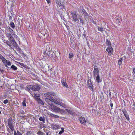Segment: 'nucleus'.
<instances>
[{
    "label": "nucleus",
    "mask_w": 135,
    "mask_h": 135,
    "mask_svg": "<svg viewBox=\"0 0 135 135\" xmlns=\"http://www.w3.org/2000/svg\"><path fill=\"white\" fill-rule=\"evenodd\" d=\"M8 29L9 32L8 33L6 32L5 34H6V37L8 38V40L9 41L7 40L6 41H4V42L7 45L9 46V47L11 49H13V46L15 47L18 46L16 41H15L14 38H17V37H18L15 34V32H14L13 30L10 27H8Z\"/></svg>",
    "instance_id": "obj_1"
},
{
    "label": "nucleus",
    "mask_w": 135,
    "mask_h": 135,
    "mask_svg": "<svg viewBox=\"0 0 135 135\" xmlns=\"http://www.w3.org/2000/svg\"><path fill=\"white\" fill-rule=\"evenodd\" d=\"M7 122L8 126L9 128L7 129V130L8 132L7 134L8 135H12L15 128L14 123L12 118H9L7 119Z\"/></svg>",
    "instance_id": "obj_2"
},
{
    "label": "nucleus",
    "mask_w": 135,
    "mask_h": 135,
    "mask_svg": "<svg viewBox=\"0 0 135 135\" xmlns=\"http://www.w3.org/2000/svg\"><path fill=\"white\" fill-rule=\"evenodd\" d=\"M45 100L47 103L49 104L50 108L51 107V105H52V102H53L61 106L64 105V104L62 102L59 101L56 99H55V98H53L52 97H51L49 99V98H46Z\"/></svg>",
    "instance_id": "obj_3"
},
{
    "label": "nucleus",
    "mask_w": 135,
    "mask_h": 135,
    "mask_svg": "<svg viewBox=\"0 0 135 135\" xmlns=\"http://www.w3.org/2000/svg\"><path fill=\"white\" fill-rule=\"evenodd\" d=\"M43 54L45 56H47L49 58H50L52 60L54 59L55 54L54 51L52 50H45Z\"/></svg>",
    "instance_id": "obj_4"
},
{
    "label": "nucleus",
    "mask_w": 135,
    "mask_h": 135,
    "mask_svg": "<svg viewBox=\"0 0 135 135\" xmlns=\"http://www.w3.org/2000/svg\"><path fill=\"white\" fill-rule=\"evenodd\" d=\"M71 18L75 22L78 21L79 23V21L78 20V18L77 16V12L76 11H74L71 12Z\"/></svg>",
    "instance_id": "obj_5"
},
{
    "label": "nucleus",
    "mask_w": 135,
    "mask_h": 135,
    "mask_svg": "<svg viewBox=\"0 0 135 135\" xmlns=\"http://www.w3.org/2000/svg\"><path fill=\"white\" fill-rule=\"evenodd\" d=\"M27 88L29 90L32 89L34 91H37L40 89V87L37 84L35 85H29L27 86Z\"/></svg>",
    "instance_id": "obj_6"
},
{
    "label": "nucleus",
    "mask_w": 135,
    "mask_h": 135,
    "mask_svg": "<svg viewBox=\"0 0 135 135\" xmlns=\"http://www.w3.org/2000/svg\"><path fill=\"white\" fill-rule=\"evenodd\" d=\"M88 86V88L90 90L92 91L93 93L94 91L93 90V83L91 80V79H88L87 82Z\"/></svg>",
    "instance_id": "obj_7"
},
{
    "label": "nucleus",
    "mask_w": 135,
    "mask_h": 135,
    "mask_svg": "<svg viewBox=\"0 0 135 135\" xmlns=\"http://www.w3.org/2000/svg\"><path fill=\"white\" fill-rule=\"evenodd\" d=\"M45 96L46 97V98H50L51 95L55 96V94L53 92H48L44 94Z\"/></svg>",
    "instance_id": "obj_8"
},
{
    "label": "nucleus",
    "mask_w": 135,
    "mask_h": 135,
    "mask_svg": "<svg viewBox=\"0 0 135 135\" xmlns=\"http://www.w3.org/2000/svg\"><path fill=\"white\" fill-rule=\"evenodd\" d=\"M78 119L81 123L84 125H86L87 122L84 117L82 116L80 117H79Z\"/></svg>",
    "instance_id": "obj_9"
},
{
    "label": "nucleus",
    "mask_w": 135,
    "mask_h": 135,
    "mask_svg": "<svg viewBox=\"0 0 135 135\" xmlns=\"http://www.w3.org/2000/svg\"><path fill=\"white\" fill-rule=\"evenodd\" d=\"M51 108L54 112H59L60 111V109L59 108L56 106L54 105L53 104L52 105H51Z\"/></svg>",
    "instance_id": "obj_10"
},
{
    "label": "nucleus",
    "mask_w": 135,
    "mask_h": 135,
    "mask_svg": "<svg viewBox=\"0 0 135 135\" xmlns=\"http://www.w3.org/2000/svg\"><path fill=\"white\" fill-rule=\"evenodd\" d=\"M93 73L94 76H96L97 75L99 74V70L97 67H94Z\"/></svg>",
    "instance_id": "obj_11"
},
{
    "label": "nucleus",
    "mask_w": 135,
    "mask_h": 135,
    "mask_svg": "<svg viewBox=\"0 0 135 135\" xmlns=\"http://www.w3.org/2000/svg\"><path fill=\"white\" fill-rule=\"evenodd\" d=\"M122 112L123 113L125 117L126 118V119L129 121V115L126 109H124L122 110Z\"/></svg>",
    "instance_id": "obj_12"
},
{
    "label": "nucleus",
    "mask_w": 135,
    "mask_h": 135,
    "mask_svg": "<svg viewBox=\"0 0 135 135\" xmlns=\"http://www.w3.org/2000/svg\"><path fill=\"white\" fill-rule=\"evenodd\" d=\"M122 112L123 113L125 117L126 118V119L129 121V115L126 109H124L122 110Z\"/></svg>",
    "instance_id": "obj_13"
},
{
    "label": "nucleus",
    "mask_w": 135,
    "mask_h": 135,
    "mask_svg": "<svg viewBox=\"0 0 135 135\" xmlns=\"http://www.w3.org/2000/svg\"><path fill=\"white\" fill-rule=\"evenodd\" d=\"M107 52L109 53V54L111 55L112 54L113 52V49L112 48V47L111 46L108 47L106 49Z\"/></svg>",
    "instance_id": "obj_14"
},
{
    "label": "nucleus",
    "mask_w": 135,
    "mask_h": 135,
    "mask_svg": "<svg viewBox=\"0 0 135 135\" xmlns=\"http://www.w3.org/2000/svg\"><path fill=\"white\" fill-rule=\"evenodd\" d=\"M56 4L57 6V8L58 9H62L63 5H62L60 1L59 0L58 1L56 2Z\"/></svg>",
    "instance_id": "obj_15"
},
{
    "label": "nucleus",
    "mask_w": 135,
    "mask_h": 135,
    "mask_svg": "<svg viewBox=\"0 0 135 135\" xmlns=\"http://www.w3.org/2000/svg\"><path fill=\"white\" fill-rule=\"evenodd\" d=\"M61 83L63 86L66 87V88H68V85L65 81V79H62L61 80Z\"/></svg>",
    "instance_id": "obj_16"
},
{
    "label": "nucleus",
    "mask_w": 135,
    "mask_h": 135,
    "mask_svg": "<svg viewBox=\"0 0 135 135\" xmlns=\"http://www.w3.org/2000/svg\"><path fill=\"white\" fill-rule=\"evenodd\" d=\"M115 20L117 24H119L122 21V19L119 16L116 17Z\"/></svg>",
    "instance_id": "obj_17"
},
{
    "label": "nucleus",
    "mask_w": 135,
    "mask_h": 135,
    "mask_svg": "<svg viewBox=\"0 0 135 135\" xmlns=\"http://www.w3.org/2000/svg\"><path fill=\"white\" fill-rule=\"evenodd\" d=\"M82 12L83 13L84 16V17L86 18H88L89 15L88 13H87L86 12L84 9H83L82 10Z\"/></svg>",
    "instance_id": "obj_18"
},
{
    "label": "nucleus",
    "mask_w": 135,
    "mask_h": 135,
    "mask_svg": "<svg viewBox=\"0 0 135 135\" xmlns=\"http://www.w3.org/2000/svg\"><path fill=\"white\" fill-rule=\"evenodd\" d=\"M51 127L53 129H58L60 128L59 125L56 124H52Z\"/></svg>",
    "instance_id": "obj_19"
},
{
    "label": "nucleus",
    "mask_w": 135,
    "mask_h": 135,
    "mask_svg": "<svg viewBox=\"0 0 135 135\" xmlns=\"http://www.w3.org/2000/svg\"><path fill=\"white\" fill-rule=\"evenodd\" d=\"M48 114L51 116V117H55V118H59V116L55 115V114H53V113H48Z\"/></svg>",
    "instance_id": "obj_20"
},
{
    "label": "nucleus",
    "mask_w": 135,
    "mask_h": 135,
    "mask_svg": "<svg viewBox=\"0 0 135 135\" xmlns=\"http://www.w3.org/2000/svg\"><path fill=\"white\" fill-rule=\"evenodd\" d=\"M97 28L98 31L101 32H103L104 31V29L102 26H97Z\"/></svg>",
    "instance_id": "obj_21"
},
{
    "label": "nucleus",
    "mask_w": 135,
    "mask_h": 135,
    "mask_svg": "<svg viewBox=\"0 0 135 135\" xmlns=\"http://www.w3.org/2000/svg\"><path fill=\"white\" fill-rule=\"evenodd\" d=\"M96 80L97 81L98 83H100V82H101V81H100V76L99 74H98L96 77Z\"/></svg>",
    "instance_id": "obj_22"
},
{
    "label": "nucleus",
    "mask_w": 135,
    "mask_h": 135,
    "mask_svg": "<svg viewBox=\"0 0 135 135\" xmlns=\"http://www.w3.org/2000/svg\"><path fill=\"white\" fill-rule=\"evenodd\" d=\"M7 60L4 57L2 61L5 66H7Z\"/></svg>",
    "instance_id": "obj_23"
},
{
    "label": "nucleus",
    "mask_w": 135,
    "mask_h": 135,
    "mask_svg": "<svg viewBox=\"0 0 135 135\" xmlns=\"http://www.w3.org/2000/svg\"><path fill=\"white\" fill-rule=\"evenodd\" d=\"M74 56V55L73 53L72 52H70L69 55V59H71V58H73Z\"/></svg>",
    "instance_id": "obj_24"
},
{
    "label": "nucleus",
    "mask_w": 135,
    "mask_h": 135,
    "mask_svg": "<svg viewBox=\"0 0 135 135\" xmlns=\"http://www.w3.org/2000/svg\"><path fill=\"white\" fill-rule=\"evenodd\" d=\"M79 19L80 20V23L83 24V17L82 15H80L79 16Z\"/></svg>",
    "instance_id": "obj_25"
},
{
    "label": "nucleus",
    "mask_w": 135,
    "mask_h": 135,
    "mask_svg": "<svg viewBox=\"0 0 135 135\" xmlns=\"http://www.w3.org/2000/svg\"><path fill=\"white\" fill-rule=\"evenodd\" d=\"M106 41V44L107 45L108 47L111 46V43L110 41V40H108V39H107Z\"/></svg>",
    "instance_id": "obj_26"
},
{
    "label": "nucleus",
    "mask_w": 135,
    "mask_h": 135,
    "mask_svg": "<svg viewBox=\"0 0 135 135\" xmlns=\"http://www.w3.org/2000/svg\"><path fill=\"white\" fill-rule=\"evenodd\" d=\"M40 96V95L39 94H34V97L37 100V101Z\"/></svg>",
    "instance_id": "obj_27"
},
{
    "label": "nucleus",
    "mask_w": 135,
    "mask_h": 135,
    "mask_svg": "<svg viewBox=\"0 0 135 135\" xmlns=\"http://www.w3.org/2000/svg\"><path fill=\"white\" fill-rule=\"evenodd\" d=\"M10 25L11 27L13 28V29H14L15 28V26L13 22H10Z\"/></svg>",
    "instance_id": "obj_28"
},
{
    "label": "nucleus",
    "mask_w": 135,
    "mask_h": 135,
    "mask_svg": "<svg viewBox=\"0 0 135 135\" xmlns=\"http://www.w3.org/2000/svg\"><path fill=\"white\" fill-rule=\"evenodd\" d=\"M11 68H12V69L14 70H16L17 69V67L15 66L14 65H12L11 67Z\"/></svg>",
    "instance_id": "obj_29"
},
{
    "label": "nucleus",
    "mask_w": 135,
    "mask_h": 135,
    "mask_svg": "<svg viewBox=\"0 0 135 135\" xmlns=\"http://www.w3.org/2000/svg\"><path fill=\"white\" fill-rule=\"evenodd\" d=\"M37 101H38V103H40V104L42 105H44V103L42 100H41V99H40L39 98L37 100Z\"/></svg>",
    "instance_id": "obj_30"
},
{
    "label": "nucleus",
    "mask_w": 135,
    "mask_h": 135,
    "mask_svg": "<svg viewBox=\"0 0 135 135\" xmlns=\"http://www.w3.org/2000/svg\"><path fill=\"white\" fill-rule=\"evenodd\" d=\"M122 58H120L118 61V64L120 66L122 64Z\"/></svg>",
    "instance_id": "obj_31"
},
{
    "label": "nucleus",
    "mask_w": 135,
    "mask_h": 135,
    "mask_svg": "<svg viewBox=\"0 0 135 135\" xmlns=\"http://www.w3.org/2000/svg\"><path fill=\"white\" fill-rule=\"evenodd\" d=\"M39 120L40 121H42V122H44L45 120V117H40L39 118Z\"/></svg>",
    "instance_id": "obj_32"
},
{
    "label": "nucleus",
    "mask_w": 135,
    "mask_h": 135,
    "mask_svg": "<svg viewBox=\"0 0 135 135\" xmlns=\"http://www.w3.org/2000/svg\"><path fill=\"white\" fill-rule=\"evenodd\" d=\"M66 112H68V113H69L70 114H73V112L71 111V110H70L66 109Z\"/></svg>",
    "instance_id": "obj_33"
},
{
    "label": "nucleus",
    "mask_w": 135,
    "mask_h": 135,
    "mask_svg": "<svg viewBox=\"0 0 135 135\" xmlns=\"http://www.w3.org/2000/svg\"><path fill=\"white\" fill-rule=\"evenodd\" d=\"M44 133L41 131H38L37 132V134L38 135H43Z\"/></svg>",
    "instance_id": "obj_34"
},
{
    "label": "nucleus",
    "mask_w": 135,
    "mask_h": 135,
    "mask_svg": "<svg viewBox=\"0 0 135 135\" xmlns=\"http://www.w3.org/2000/svg\"><path fill=\"white\" fill-rule=\"evenodd\" d=\"M32 133V132L30 131H29L27 132L26 134L27 135H31Z\"/></svg>",
    "instance_id": "obj_35"
},
{
    "label": "nucleus",
    "mask_w": 135,
    "mask_h": 135,
    "mask_svg": "<svg viewBox=\"0 0 135 135\" xmlns=\"http://www.w3.org/2000/svg\"><path fill=\"white\" fill-rule=\"evenodd\" d=\"M12 64V63L10 61H7V65L9 66L11 65Z\"/></svg>",
    "instance_id": "obj_36"
},
{
    "label": "nucleus",
    "mask_w": 135,
    "mask_h": 135,
    "mask_svg": "<svg viewBox=\"0 0 135 135\" xmlns=\"http://www.w3.org/2000/svg\"><path fill=\"white\" fill-rule=\"evenodd\" d=\"M22 104L23 105V106H24V107H26V102H25V100L23 101L22 103Z\"/></svg>",
    "instance_id": "obj_37"
},
{
    "label": "nucleus",
    "mask_w": 135,
    "mask_h": 135,
    "mask_svg": "<svg viewBox=\"0 0 135 135\" xmlns=\"http://www.w3.org/2000/svg\"><path fill=\"white\" fill-rule=\"evenodd\" d=\"M4 58V57L2 55V54H0V59L2 61Z\"/></svg>",
    "instance_id": "obj_38"
},
{
    "label": "nucleus",
    "mask_w": 135,
    "mask_h": 135,
    "mask_svg": "<svg viewBox=\"0 0 135 135\" xmlns=\"http://www.w3.org/2000/svg\"><path fill=\"white\" fill-rule=\"evenodd\" d=\"M3 103L5 104H6L7 103H8V99H5L4 100L3 102Z\"/></svg>",
    "instance_id": "obj_39"
},
{
    "label": "nucleus",
    "mask_w": 135,
    "mask_h": 135,
    "mask_svg": "<svg viewBox=\"0 0 135 135\" xmlns=\"http://www.w3.org/2000/svg\"><path fill=\"white\" fill-rule=\"evenodd\" d=\"M65 131H60L59 133V134H62V133H63V132H64Z\"/></svg>",
    "instance_id": "obj_40"
},
{
    "label": "nucleus",
    "mask_w": 135,
    "mask_h": 135,
    "mask_svg": "<svg viewBox=\"0 0 135 135\" xmlns=\"http://www.w3.org/2000/svg\"><path fill=\"white\" fill-rule=\"evenodd\" d=\"M25 112L23 110L21 111L20 112V113L22 114L25 113Z\"/></svg>",
    "instance_id": "obj_41"
},
{
    "label": "nucleus",
    "mask_w": 135,
    "mask_h": 135,
    "mask_svg": "<svg viewBox=\"0 0 135 135\" xmlns=\"http://www.w3.org/2000/svg\"><path fill=\"white\" fill-rule=\"evenodd\" d=\"M17 133L18 135H19L21 134V133H20V132H19L18 131H17Z\"/></svg>",
    "instance_id": "obj_42"
},
{
    "label": "nucleus",
    "mask_w": 135,
    "mask_h": 135,
    "mask_svg": "<svg viewBox=\"0 0 135 135\" xmlns=\"http://www.w3.org/2000/svg\"><path fill=\"white\" fill-rule=\"evenodd\" d=\"M14 135H18L17 132L15 131H14Z\"/></svg>",
    "instance_id": "obj_43"
},
{
    "label": "nucleus",
    "mask_w": 135,
    "mask_h": 135,
    "mask_svg": "<svg viewBox=\"0 0 135 135\" xmlns=\"http://www.w3.org/2000/svg\"><path fill=\"white\" fill-rule=\"evenodd\" d=\"M19 63L21 65H22V66H24V65H25L24 64H23V63L20 62Z\"/></svg>",
    "instance_id": "obj_44"
},
{
    "label": "nucleus",
    "mask_w": 135,
    "mask_h": 135,
    "mask_svg": "<svg viewBox=\"0 0 135 135\" xmlns=\"http://www.w3.org/2000/svg\"><path fill=\"white\" fill-rule=\"evenodd\" d=\"M47 2V3L49 4L50 2V0H46Z\"/></svg>",
    "instance_id": "obj_45"
},
{
    "label": "nucleus",
    "mask_w": 135,
    "mask_h": 135,
    "mask_svg": "<svg viewBox=\"0 0 135 135\" xmlns=\"http://www.w3.org/2000/svg\"><path fill=\"white\" fill-rule=\"evenodd\" d=\"M110 105L111 107H113V103H110Z\"/></svg>",
    "instance_id": "obj_46"
},
{
    "label": "nucleus",
    "mask_w": 135,
    "mask_h": 135,
    "mask_svg": "<svg viewBox=\"0 0 135 135\" xmlns=\"http://www.w3.org/2000/svg\"><path fill=\"white\" fill-rule=\"evenodd\" d=\"M92 22L94 24H96V22H95V21H93Z\"/></svg>",
    "instance_id": "obj_47"
},
{
    "label": "nucleus",
    "mask_w": 135,
    "mask_h": 135,
    "mask_svg": "<svg viewBox=\"0 0 135 135\" xmlns=\"http://www.w3.org/2000/svg\"><path fill=\"white\" fill-rule=\"evenodd\" d=\"M133 73H135V68H134L133 70Z\"/></svg>",
    "instance_id": "obj_48"
},
{
    "label": "nucleus",
    "mask_w": 135,
    "mask_h": 135,
    "mask_svg": "<svg viewBox=\"0 0 135 135\" xmlns=\"http://www.w3.org/2000/svg\"><path fill=\"white\" fill-rule=\"evenodd\" d=\"M61 129L62 130V131H65L64 128H61Z\"/></svg>",
    "instance_id": "obj_49"
},
{
    "label": "nucleus",
    "mask_w": 135,
    "mask_h": 135,
    "mask_svg": "<svg viewBox=\"0 0 135 135\" xmlns=\"http://www.w3.org/2000/svg\"><path fill=\"white\" fill-rule=\"evenodd\" d=\"M109 95H111V93L110 92L109 93Z\"/></svg>",
    "instance_id": "obj_50"
},
{
    "label": "nucleus",
    "mask_w": 135,
    "mask_h": 135,
    "mask_svg": "<svg viewBox=\"0 0 135 135\" xmlns=\"http://www.w3.org/2000/svg\"><path fill=\"white\" fill-rule=\"evenodd\" d=\"M20 117H25V116H20Z\"/></svg>",
    "instance_id": "obj_51"
},
{
    "label": "nucleus",
    "mask_w": 135,
    "mask_h": 135,
    "mask_svg": "<svg viewBox=\"0 0 135 135\" xmlns=\"http://www.w3.org/2000/svg\"><path fill=\"white\" fill-rule=\"evenodd\" d=\"M55 1L56 3V2H57L59 0H55Z\"/></svg>",
    "instance_id": "obj_52"
},
{
    "label": "nucleus",
    "mask_w": 135,
    "mask_h": 135,
    "mask_svg": "<svg viewBox=\"0 0 135 135\" xmlns=\"http://www.w3.org/2000/svg\"><path fill=\"white\" fill-rule=\"evenodd\" d=\"M46 135H49V134H48V133H46Z\"/></svg>",
    "instance_id": "obj_53"
},
{
    "label": "nucleus",
    "mask_w": 135,
    "mask_h": 135,
    "mask_svg": "<svg viewBox=\"0 0 135 135\" xmlns=\"http://www.w3.org/2000/svg\"><path fill=\"white\" fill-rule=\"evenodd\" d=\"M1 112L0 110V114H1Z\"/></svg>",
    "instance_id": "obj_54"
},
{
    "label": "nucleus",
    "mask_w": 135,
    "mask_h": 135,
    "mask_svg": "<svg viewBox=\"0 0 135 135\" xmlns=\"http://www.w3.org/2000/svg\"><path fill=\"white\" fill-rule=\"evenodd\" d=\"M43 135H46L45 133H44Z\"/></svg>",
    "instance_id": "obj_55"
},
{
    "label": "nucleus",
    "mask_w": 135,
    "mask_h": 135,
    "mask_svg": "<svg viewBox=\"0 0 135 135\" xmlns=\"http://www.w3.org/2000/svg\"><path fill=\"white\" fill-rule=\"evenodd\" d=\"M22 135V133H21V134H20V135Z\"/></svg>",
    "instance_id": "obj_56"
},
{
    "label": "nucleus",
    "mask_w": 135,
    "mask_h": 135,
    "mask_svg": "<svg viewBox=\"0 0 135 135\" xmlns=\"http://www.w3.org/2000/svg\"><path fill=\"white\" fill-rule=\"evenodd\" d=\"M1 120L0 119V123H1Z\"/></svg>",
    "instance_id": "obj_57"
},
{
    "label": "nucleus",
    "mask_w": 135,
    "mask_h": 135,
    "mask_svg": "<svg viewBox=\"0 0 135 135\" xmlns=\"http://www.w3.org/2000/svg\"><path fill=\"white\" fill-rule=\"evenodd\" d=\"M0 20H1V18H0Z\"/></svg>",
    "instance_id": "obj_58"
},
{
    "label": "nucleus",
    "mask_w": 135,
    "mask_h": 135,
    "mask_svg": "<svg viewBox=\"0 0 135 135\" xmlns=\"http://www.w3.org/2000/svg\"><path fill=\"white\" fill-rule=\"evenodd\" d=\"M134 79H135V78H134Z\"/></svg>",
    "instance_id": "obj_59"
}]
</instances>
